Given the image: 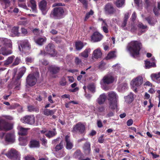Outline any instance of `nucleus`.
Segmentation results:
<instances>
[{
    "instance_id": "nucleus-30",
    "label": "nucleus",
    "mask_w": 160,
    "mask_h": 160,
    "mask_svg": "<svg viewBox=\"0 0 160 160\" xmlns=\"http://www.w3.org/2000/svg\"><path fill=\"white\" fill-rule=\"evenodd\" d=\"M46 40L47 38L45 37H43V38L39 37L37 39H36L35 42L37 44L41 46V45H43L44 43L46 42Z\"/></svg>"
},
{
    "instance_id": "nucleus-35",
    "label": "nucleus",
    "mask_w": 160,
    "mask_h": 160,
    "mask_svg": "<svg viewBox=\"0 0 160 160\" xmlns=\"http://www.w3.org/2000/svg\"><path fill=\"white\" fill-rule=\"evenodd\" d=\"M84 45L81 41L77 42L75 43L76 49L77 50H81L84 47Z\"/></svg>"
},
{
    "instance_id": "nucleus-59",
    "label": "nucleus",
    "mask_w": 160,
    "mask_h": 160,
    "mask_svg": "<svg viewBox=\"0 0 160 160\" xmlns=\"http://www.w3.org/2000/svg\"><path fill=\"white\" fill-rule=\"evenodd\" d=\"M153 11L154 13V14L156 15H157L159 13V10L158 8H157L156 7H154L153 9Z\"/></svg>"
},
{
    "instance_id": "nucleus-7",
    "label": "nucleus",
    "mask_w": 160,
    "mask_h": 160,
    "mask_svg": "<svg viewBox=\"0 0 160 160\" xmlns=\"http://www.w3.org/2000/svg\"><path fill=\"white\" fill-rule=\"evenodd\" d=\"M85 130V127L83 124L79 122L74 125L71 130L73 132H79L82 134L84 133Z\"/></svg>"
},
{
    "instance_id": "nucleus-45",
    "label": "nucleus",
    "mask_w": 160,
    "mask_h": 160,
    "mask_svg": "<svg viewBox=\"0 0 160 160\" xmlns=\"http://www.w3.org/2000/svg\"><path fill=\"white\" fill-rule=\"evenodd\" d=\"M103 22L104 23L105 26L102 27V30L105 33H108L109 31L108 30V26L107 25V22H105L104 21H103Z\"/></svg>"
},
{
    "instance_id": "nucleus-40",
    "label": "nucleus",
    "mask_w": 160,
    "mask_h": 160,
    "mask_svg": "<svg viewBox=\"0 0 160 160\" xmlns=\"http://www.w3.org/2000/svg\"><path fill=\"white\" fill-rule=\"evenodd\" d=\"M63 148V140L61 141L57 145L55 148L56 151H58Z\"/></svg>"
},
{
    "instance_id": "nucleus-53",
    "label": "nucleus",
    "mask_w": 160,
    "mask_h": 160,
    "mask_svg": "<svg viewBox=\"0 0 160 160\" xmlns=\"http://www.w3.org/2000/svg\"><path fill=\"white\" fill-rule=\"evenodd\" d=\"M121 90L122 91L123 90H127L128 88V84L126 83H122L121 85Z\"/></svg>"
},
{
    "instance_id": "nucleus-8",
    "label": "nucleus",
    "mask_w": 160,
    "mask_h": 160,
    "mask_svg": "<svg viewBox=\"0 0 160 160\" xmlns=\"http://www.w3.org/2000/svg\"><path fill=\"white\" fill-rule=\"evenodd\" d=\"M21 120L22 122L29 125H33L35 122V118L33 115H26L21 118Z\"/></svg>"
},
{
    "instance_id": "nucleus-55",
    "label": "nucleus",
    "mask_w": 160,
    "mask_h": 160,
    "mask_svg": "<svg viewBox=\"0 0 160 160\" xmlns=\"http://www.w3.org/2000/svg\"><path fill=\"white\" fill-rule=\"evenodd\" d=\"M127 24V22H126L124 19H123V22H122L121 25V27H122V29L125 30H127L126 28H125V27L126 26Z\"/></svg>"
},
{
    "instance_id": "nucleus-46",
    "label": "nucleus",
    "mask_w": 160,
    "mask_h": 160,
    "mask_svg": "<svg viewBox=\"0 0 160 160\" xmlns=\"http://www.w3.org/2000/svg\"><path fill=\"white\" fill-rule=\"evenodd\" d=\"M20 58H18V57H16V58H15L14 61L12 63V66L14 67V66H17V65H18L20 61Z\"/></svg>"
},
{
    "instance_id": "nucleus-15",
    "label": "nucleus",
    "mask_w": 160,
    "mask_h": 160,
    "mask_svg": "<svg viewBox=\"0 0 160 160\" xmlns=\"http://www.w3.org/2000/svg\"><path fill=\"white\" fill-rule=\"evenodd\" d=\"M21 46L23 52L25 53L26 50H30L31 48V46L28 40H23L22 41L21 43Z\"/></svg>"
},
{
    "instance_id": "nucleus-25",
    "label": "nucleus",
    "mask_w": 160,
    "mask_h": 160,
    "mask_svg": "<svg viewBox=\"0 0 160 160\" xmlns=\"http://www.w3.org/2000/svg\"><path fill=\"white\" fill-rule=\"evenodd\" d=\"M12 53L11 50H7L6 47L3 46L0 49V54H2L3 55H8Z\"/></svg>"
},
{
    "instance_id": "nucleus-47",
    "label": "nucleus",
    "mask_w": 160,
    "mask_h": 160,
    "mask_svg": "<svg viewBox=\"0 0 160 160\" xmlns=\"http://www.w3.org/2000/svg\"><path fill=\"white\" fill-rule=\"evenodd\" d=\"M59 83L61 86H65L67 84V81L65 77H62L59 82Z\"/></svg>"
},
{
    "instance_id": "nucleus-11",
    "label": "nucleus",
    "mask_w": 160,
    "mask_h": 160,
    "mask_svg": "<svg viewBox=\"0 0 160 160\" xmlns=\"http://www.w3.org/2000/svg\"><path fill=\"white\" fill-rule=\"evenodd\" d=\"M38 6L39 9L41 11L43 15L46 14L48 9L47 7V2L45 0H42L39 3Z\"/></svg>"
},
{
    "instance_id": "nucleus-43",
    "label": "nucleus",
    "mask_w": 160,
    "mask_h": 160,
    "mask_svg": "<svg viewBox=\"0 0 160 160\" xmlns=\"http://www.w3.org/2000/svg\"><path fill=\"white\" fill-rule=\"evenodd\" d=\"M47 97V93L45 92H43L38 96L39 100H42V99H45Z\"/></svg>"
},
{
    "instance_id": "nucleus-20",
    "label": "nucleus",
    "mask_w": 160,
    "mask_h": 160,
    "mask_svg": "<svg viewBox=\"0 0 160 160\" xmlns=\"http://www.w3.org/2000/svg\"><path fill=\"white\" fill-rule=\"evenodd\" d=\"M108 97L109 98L108 100H117L118 99V94L115 92L111 91L108 93Z\"/></svg>"
},
{
    "instance_id": "nucleus-22",
    "label": "nucleus",
    "mask_w": 160,
    "mask_h": 160,
    "mask_svg": "<svg viewBox=\"0 0 160 160\" xmlns=\"http://www.w3.org/2000/svg\"><path fill=\"white\" fill-rule=\"evenodd\" d=\"M5 141L8 142H14L15 141V137L12 133H7L5 136Z\"/></svg>"
},
{
    "instance_id": "nucleus-31",
    "label": "nucleus",
    "mask_w": 160,
    "mask_h": 160,
    "mask_svg": "<svg viewBox=\"0 0 160 160\" xmlns=\"http://www.w3.org/2000/svg\"><path fill=\"white\" fill-rule=\"evenodd\" d=\"M145 66L146 69H149L152 67H156V65L154 62H151L150 61H145Z\"/></svg>"
},
{
    "instance_id": "nucleus-5",
    "label": "nucleus",
    "mask_w": 160,
    "mask_h": 160,
    "mask_svg": "<svg viewBox=\"0 0 160 160\" xmlns=\"http://www.w3.org/2000/svg\"><path fill=\"white\" fill-rule=\"evenodd\" d=\"M7 156L12 160H20L21 158L20 153L14 149H12L8 151Z\"/></svg>"
},
{
    "instance_id": "nucleus-37",
    "label": "nucleus",
    "mask_w": 160,
    "mask_h": 160,
    "mask_svg": "<svg viewBox=\"0 0 160 160\" xmlns=\"http://www.w3.org/2000/svg\"><path fill=\"white\" fill-rule=\"evenodd\" d=\"M18 133L19 135H26L27 134V130L26 128L21 127L19 128V130Z\"/></svg>"
},
{
    "instance_id": "nucleus-26",
    "label": "nucleus",
    "mask_w": 160,
    "mask_h": 160,
    "mask_svg": "<svg viewBox=\"0 0 160 160\" xmlns=\"http://www.w3.org/2000/svg\"><path fill=\"white\" fill-rule=\"evenodd\" d=\"M102 55V53L100 49L98 48L93 52V57L95 58H100Z\"/></svg>"
},
{
    "instance_id": "nucleus-39",
    "label": "nucleus",
    "mask_w": 160,
    "mask_h": 160,
    "mask_svg": "<svg viewBox=\"0 0 160 160\" xmlns=\"http://www.w3.org/2000/svg\"><path fill=\"white\" fill-rule=\"evenodd\" d=\"M115 53V51H111L108 54L106 57V58L107 59H111L113 58L116 57V55Z\"/></svg>"
},
{
    "instance_id": "nucleus-64",
    "label": "nucleus",
    "mask_w": 160,
    "mask_h": 160,
    "mask_svg": "<svg viewBox=\"0 0 160 160\" xmlns=\"http://www.w3.org/2000/svg\"><path fill=\"white\" fill-rule=\"evenodd\" d=\"M41 63L44 66H47V65H48V61L46 60V59H43L41 60Z\"/></svg>"
},
{
    "instance_id": "nucleus-56",
    "label": "nucleus",
    "mask_w": 160,
    "mask_h": 160,
    "mask_svg": "<svg viewBox=\"0 0 160 160\" xmlns=\"http://www.w3.org/2000/svg\"><path fill=\"white\" fill-rule=\"evenodd\" d=\"M32 32L33 33L36 35H38V34L40 33V30L38 28L33 29L32 30Z\"/></svg>"
},
{
    "instance_id": "nucleus-51",
    "label": "nucleus",
    "mask_w": 160,
    "mask_h": 160,
    "mask_svg": "<svg viewBox=\"0 0 160 160\" xmlns=\"http://www.w3.org/2000/svg\"><path fill=\"white\" fill-rule=\"evenodd\" d=\"M152 76L155 78L157 81L159 80L160 78V72H159L157 74H152Z\"/></svg>"
},
{
    "instance_id": "nucleus-41",
    "label": "nucleus",
    "mask_w": 160,
    "mask_h": 160,
    "mask_svg": "<svg viewBox=\"0 0 160 160\" xmlns=\"http://www.w3.org/2000/svg\"><path fill=\"white\" fill-rule=\"evenodd\" d=\"M28 111L30 112L35 111L38 112L39 111V110L37 108H35V106L32 105H29L28 106Z\"/></svg>"
},
{
    "instance_id": "nucleus-32",
    "label": "nucleus",
    "mask_w": 160,
    "mask_h": 160,
    "mask_svg": "<svg viewBox=\"0 0 160 160\" xmlns=\"http://www.w3.org/2000/svg\"><path fill=\"white\" fill-rule=\"evenodd\" d=\"M53 131H48V133L45 134L46 137L48 138H51L56 135L57 134L56 131V129L54 128L53 129Z\"/></svg>"
},
{
    "instance_id": "nucleus-1",
    "label": "nucleus",
    "mask_w": 160,
    "mask_h": 160,
    "mask_svg": "<svg viewBox=\"0 0 160 160\" xmlns=\"http://www.w3.org/2000/svg\"><path fill=\"white\" fill-rule=\"evenodd\" d=\"M142 47V44L140 41L134 40L129 43L128 49L133 57H138L140 54V51Z\"/></svg>"
},
{
    "instance_id": "nucleus-34",
    "label": "nucleus",
    "mask_w": 160,
    "mask_h": 160,
    "mask_svg": "<svg viewBox=\"0 0 160 160\" xmlns=\"http://www.w3.org/2000/svg\"><path fill=\"white\" fill-rule=\"evenodd\" d=\"M117 101L111 100L109 102V108L112 109H114L117 108Z\"/></svg>"
},
{
    "instance_id": "nucleus-33",
    "label": "nucleus",
    "mask_w": 160,
    "mask_h": 160,
    "mask_svg": "<svg viewBox=\"0 0 160 160\" xmlns=\"http://www.w3.org/2000/svg\"><path fill=\"white\" fill-rule=\"evenodd\" d=\"M125 3V0H117L114 4L117 8H120L124 5Z\"/></svg>"
},
{
    "instance_id": "nucleus-60",
    "label": "nucleus",
    "mask_w": 160,
    "mask_h": 160,
    "mask_svg": "<svg viewBox=\"0 0 160 160\" xmlns=\"http://www.w3.org/2000/svg\"><path fill=\"white\" fill-rule=\"evenodd\" d=\"M25 61L26 62H32L33 61V59L30 57H27L25 58Z\"/></svg>"
},
{
    "instance_id": "nucleus-48",
    "label": "nucleus",
    "mask_w": 160,
    "mask_h": 160,
    "mask_svg": "<svg viewBox=\"0 0 160 160\" xmlns=\"http://www.w3.org/2000/svg\"><path fill=\"white\" fill-rule=\"evenodd\" d=\"M107 96L105 93L101 94L98 98V100H105L107 99Z\"/></svg>"
},
{
    "instance_id": "nucleus-29",
    "label": "nucleus",
    "mask_w": 160,
    "mask_h": 160,
    "mask_svg": "<svg viewBox=\"0 0 160 160\" xmlns=\"http://www.w3.org/2000/svg\"><path fill=\"white\" fill-rule=\"evenodd\" d=\"M15 56H11L8 57L7 59L4 62V66H6L7 65H9V64L12 63L13 59L15 58Z\"/></svg>"
},
{
    "instance_id": "nucleus-13",
    "label": "nucleus",
    "mask_w": 160,
    "mask_h": 160,
    "mask_svg": "<svg viewBox=\"0 0 160 160\" xmlns=\"http://www.w3.org/2000/svg\"><path fill=\"white\" fill-rule=\"evenodd\" d=\"M143 83V78L142 76H138L132 79L131 84L133 87H138L141 86Z\"/></svg>"
},
{
    "instance_id": "nucleus-49",
    "label": "nucleus",
    "mask_w": 160,
    "mask_h": 160,
    "mask_svg": "<svg viewBox=\"0 0 160 160\" xmlns=\"http://www.w3.org/2000/svg\"><path fill=\"white\" fill-rule=\"evenodd\" d=\"M124 98L126 100H133L134 97L133 93H130L128 95L125 96Z\"/></svg>"
},
{
    "instance_id": "nucleus-28",
    "label": "nucleus",
    "mask_w": 160,
    "mask_h": 160,
    "mask_svg": "<svg viewBox=\"0 0 160 160\" xmlns=\"http://www.w3.org/2000/svg\"><path fill=\"white\" fill-rule=\"evenodd\" d=\"M56 111L55 109L53 110H50L48 109H44L43 111V113L46 116L52 115L55 113Z\"/></svg>"
},
{
    "instance_id": "nucleus-10",
    "label": "nucleus",
    "mask_w": 160,
    "mask_h": 160,
    "mask_svg": "<svg viewBox=\"0 0 160 160\" xmlns=\"http://www.w3.org/2000/svg\"><path fill=\"white\" fill-rule=\"evenodd\" d=\"M104 10L106 14H113L116 12V9L114 8L112 3L108 2L105 6Z\"/></svg>"
},
{
    "instance_id": "nucleus-21",
    "label": "nucleus",
    "mask_w": 160,
    "mask_h": 160,
    "mask_svg": "<svg viewBox=\"0 0 160 160\" xmlns=\"http://www.w3.org/2000/svg\"><path fill=\"white\" fill-rule=\"evenodd\" d=\"M29 3L28 4V6L31 8L32 11L37 12V2L35 0H29Z\"/></svg>"
},
{
    "instance_id": "nucleus-12",
    "label": "nucleus",
    "mask_w": 160,
    "mask_h": 160,
    "mask_svg": "<svg viewBox=\"0 0 160 160\" xmlns=\"http://www.w3.org/2000/svg\"><path fill=\"white\" fill-rule=\"evenodd\" d=\"M114 80V77L111 74H107L104 76L102 79V82L104 84L109 85L112 83Z\"/></svg>"
},
{
    "instance_id": "nucleus-57",
    "label": "nucleus",
    "mask_w": 160,
    "mask_h": 160,
    "mask_svg": "<svg viewBox=\"0 0 160 160\" xmlns=\"http://www.w3.org/2000/svg\"><path fill=\"white\" fill-rule=\"evenodd\" d=\"M88 90L91 91H93L95 90V87L93 84H89L88 86Z\"/></svg>"
},
{
    "instance_id": "nucleus-16",
    "label": "nucleus",
    "mask_w": 160,
    "mask_h": 160,
    "mask_svg": "<svg viewBox=\"0 0 160 160\" xmlns=\"http://www.w3.org/2000/svg\"><path fill=\"white\" fill-rule=\"evenodd\" d=\"M83 149L85 154L89 155L91 152V144L89 142H86L83 145Z\"/></svg>"
},
{
    "instance_id": "nucleus-2",
    "label": "nucleus",
    "mask_w": 160,
    "mask_h": 160,
    "mask_svg": "<svg viewBox=\"0 0 160 160\" xmlns=\"http://www.w3.org/2000/svg\"><path fill=\"white\" fill-rule=\"evenodd\" d=\"M64 12L65 11L63 8H54L51 12L50 16L54 19H61L65 16Z\"/></svg>"
},
{
    "instance_id": "nucleus-3",
    "label": "nucleus",
    "mask_w": 160,
    "mask_h": 160,
    "mask_svg": "<svg viewBox=\"0 0 160 160\" xmlns=\"http://www.w3.org/2000/svg\"><path fill=\"white\" fill-rule=\"evenodd\" d=\"M40 74L38 71H36L29 74L26 78L27 84L31 87L34 86Z\"/></svg>"
},
{
    "instance_id": "nucleus-24",
    "label": "nucleus",
    "mask_w": 160,
    "mask_h": 160,
    "mask_svg": "<svg viewBox=\"0 0 160 160\" xmlns=\"http://www.w3.org/2000/svg\"><path fill=\"white\" fill-rule=\"evenodd\" d=\"M29 146L30 148H37L40 146L39 141L34 139H32L29 142Z\"/></svg>"
},
{
    "instance_id": "nucleus-52",
    "label": "nucleus",
    "mask_w": 160,
    "mask_h": 160,
    "mask_svg": "<svg viewBox=\"0 0 160 160\" xmlns=\"http://www.w3.org/2000/svg\"><path fill=\"white\" fill-rule=\"evenodd\" d=\"M72 103L73 104H78V101H71L69 102L68 103H66L65 104V107H66V108H68V107H69V104Z\"/></svg>"
},
{
    "instance_id": "nucleus-19",
    "label": "nucleus",
    "mask_w": 160,
    "mask_h": 160,
    "mask_svg": "<svg viewBox=\"0 0 160 160\" xmlns=\"http://www.w3.org/2000/svg\"><path fill=\"white\" fill-rule=\"evenodd\" d=\"M48 69L52 74H56L59 72L60 68L56 66L51 65L49 67Z\"/></svg>"
},
{
    "instance_id": "nucleus-63",
    "label": "nucleus",
    "mask_w": 160,
    "mask_h": 160,
    "mask_svg": "<svg viewBox=\"0 0 160 160\" xmlns=\"http://www.w3.org/2000/svg\"><path fill=\"white\" fill-rule=\"evenodd\" d=\"M26 160H36L35 158L31 156H27L25 158Z\"/></svg>"
},
{
    "instance_id": "nucleus-50",
    "label": "nucleus",
    "mask_w": 160,
    "mask_h": 160,
    "mask_svg": "<svg viewBox=\"0 0 160 160\" xmlns=\"http://www.w3.org/2000/svg\"><path fill=\"white\" fill-rule=\"evenodd\" d=\"M75 62L76 64L78 66H80V64L82 63L81 59H80L78 57H76L75 60Z\"/></svg>"
},
{
    "instance_id": "nucleus-36",
    "label": "nucleus",
    "mask_w": 160,
    "mask_h": 160,
    "mask_svg": "<svg viewBox=\"0 0 160 160\" xmlns=\"http://www.w3.org/2000/svg\"><path fill=\"white\" fill-rule=\"evenodd\" d=\"M82 153L81 150H77L74 153V157L76 158L80 159L82 156Z\"/></svg>"
},
{
    "instance_id": "nucleus-62",
    "label": "nucleus",
    "mask_w": 160,
    "mask_h": 160,
    "mask_svg": "<svg viewBox=\"0 0 160 160\" xmlns=\"http://www.w3.org/2000/svg\"><path fill=\"white\" fill-rule=\"evenodd\" d=\"M104 141L103 139V135H102L98 138V142L100 143H103Z\"/></svg>"
},
{
    "instance_id": "nucleus-4",
    "label": "nucleus",
    "mask_w": 160,
    "mask_h": 160,
    "mask_svg": "<svg viewBox=\"0 0 160 160\" xmlns=\"http://www.w3.org/2000/svg\"><path fill=\"white\" fill-rule=\"evenodd\" d=\"M46 53L50 54L51 56H55L57 52L55 48V45L52 43H49L45 47V51H40V54L45 55Z\"/></svg>"
},
{
    "instance_id": "nucleus-6",
    "label": "nucleus",
    "mask_w": 160,
    "mask_h": 160,
    "mask_svg": "<svg viewBox=\"0 0 160 160\" xmlns=\"http://www.w3.org/2000/svg\"><path fill=\"white\" fill-rule=\"evenodd\" d=\"M13 128L12 124L6 121L3 119L0 118V131L4 130L7 131L11 130Z\"/></svg>"
},
{
    "instance_id": "nucleus-38",
    "label": "nucleus",
    "mask_w": 160,
    "mask_h": 160,
    "mask_svg": "<svg viewBox=\"0 0 160 160\" xmlns=\"http://www.w3.org/2000/svg\"><path fill=\"white\" fill-rule=\"evenodd\" d=\"M90 51V49L86 48L81 53V56L84 58H88Z\"/></svg>"
},
{
    "instance_id": "nucleus-23",
    "label": "nucleus",
    "mask_w": 160,
    "mask_h": 160,
    "mask_svg": "<svg viewBox=\"0 0 160 160\" xmlns=\"http://www.w3.org/2000/svg\"><path fill=\"white\" fill-rule=\"evenodd\" d=\"M138 27L139 29H140V30H142L140 32V33H138V35H140L142 33H144L146 31V30H145V29H147L148 27L147 25H144L142 22H139L138 25Z\"/></svg>"
},
{
    "instance_id": "nucleus-14",
    "label": "nucleus",
    "mask_w": 160,
    "mask_h": 160,
    "mask_svg": "<svg viewBox=\"0 0 160 160\" xmlns=\"http://www.w3.org/2000/svg\"><path fill=\"white\" fill-rule=\"evenodd\" d=\"M103 36L98 32H95L91 37V39L93 42H99L103 38Z\"/></svg>"
},
{
    "instance_id": "nucleus-44",
    "label": "nucleus",
    "mask_w": 160,
    "mask_h": 160,
    "mask_svg": "<svg viewBox=\"0 0 160 160\" xmlns=\"http://www.w3.org/2000/svg\"><path fill=\"white\" fill-rule=\"evenodd\" d=\"M147 8L152 6L154 3V0H144Z\"/></svg>"
},
{
    "instance_id": "nucleus-18",
    "label": "nucleus",
    "mask_w": 160,
    "mask_h": 160,
    "mask_svg": "<svg viewBox=\"0 0 160 160\" xmlns=\"http://www.w3.org/2000/svg\"><path fill=\"white\" fill-rule=\"evenodd\" d=\"M0 41L2 46H3L5 47H12V42L10 39H6V38H2Z\"/></svg>"
},
{
    "instance_id": "nucleus-27",
    "label": "nucleus",
    "mask_w": 160,
    "mask_h": 160,
    "mask_svg": "<svg viewBox=\"0 0 160 160\" xmlns=\"http://www.w3.org/2000/svg\"><path fill=\"white\" fill-rule=\"evenodd\" d=\"M145 19L148 22L149 24L151 26H154L156 23V20H155L153 17L151 16H148L145 17Z\"/></svg>"
},
{
    "instance_id": "nucleus-17",
    "label": "nucleus",
    "mask_w": 160,
    "mask_h": 160,
    "mask_svg": "<svg viewBox=\"0 0 160 160\" xmlns=\"http://www.w3.org/2000/svg\"><path fill=\"white\" fill-rule=\"evenodd\" d=\"M65 141L66 142V148L68 149H71L72 148L73 145L70 140V136L66 135L65 137Z\"/></svg>"
},
{
    "instance_id": "nucleus-42",
    "label": "nucleus",
    "mask_w": 160,
    "mask_h": 160,
    "mask_svg": "<svg viewBox=\"0 0 160 160\" xmlns=\"http://www.w3.org/2000/svg\"><path fill=\"white\" fill-rule=\"evenodd\" d=\"M94 13V11L92 10L91 9L88 12L86 13L85 18L84 19V21H86L88 18H89L91 15H92Z\"/></svg>"
},
{
    "instance_id": "nucleus-54",
    "label": "nucleus",
    "mask_w": 160,
    "mask_h": 160,
    "mask_svg": "<svg viewBox=\"0 0 160 160\" xmlns=\"http://www.w3.org/2000/svg\"><path fill=\"white\" fill-rule=\"evenodd\" d=\"M18 27H13L12 30V31L13 33H14V34H18Z\"/></svg>"
},
{
    "instance_id": "nucleus-61",
    "label": "nucleus",
    "mask_w": 160,
    "mask_h": 160,
    "mask_svg": "<svg viewBox=\"0 0 160 160\" xmlns=\"http://www.w3.org/2000/svg\"><path fill=\"white\" fill-rule=\"evenodd\" d=\"M129 14L128 12H126L125 13L124 16V19L126 21V22L127 23V20L129 18Z\"/></svg>"
},
{
    "instance_id": "nucleus-58",
    "label": "nucleus",
    "mask_w": 160,
    "mask_h": 160,
    "mask_svg": "<svg viewBox=\"0 0 160 160\" xmlns=\"http://www.w3.org/2000/svg\"><path fill=\"white\" fill-rule=\"evenodd\" d=\"M53 40L57 43H60L61 42V39L59 37H57L53 38Z\"/></svg>"
},
{
    "instance_id": "nucleus-9",
    "label": "nucleus",
    "mask_w": 160,
    "mask_h": 160,
    "mask_svg": "<svg viewBox=\"0 0 160 160\" xmlns=\"http://www.w3.org/2000/svg\"><path fill=\"white\" fill-rule=\"evenodd\" d=\"M25 72V70H22L18 73L17 77L15 79L13 84L15 85V87L14 88V89L15 90H19L20 89L21 81L20 79L23 75Z\"/></svg>"
}]
</instances>
